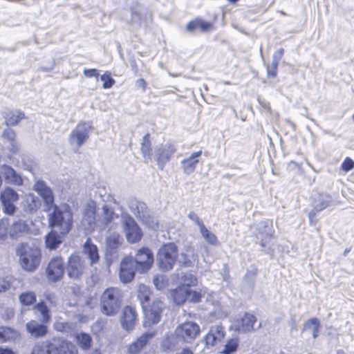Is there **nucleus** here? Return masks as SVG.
Masks as SVG:
<instances>
[{
  "mask_svg": "<svg viewBox=\"0 0 354 354\" xmlns=\"http://www.w3.org/2000/svg\"><path fill=\"white\" fill-rule=\"evenodd\" d=\"M30 354H78V351L72 342L63 338L54 337L35 344Z\"/></svg>",
  "mask_w": 354,
  "mask_h": 354,
  "instance_id": "f257e3e1",
  "label": "nucleus"
},
{
  "mask_svg": "<svg viewBox=\"0 0 354 354\" xmlns=\"http://www.w3.org/2000/svg\"><path fill=\"white\" fill-rule=\"evenodd\" d=\"M16 254L19 257L21 268L28 272H35L41 261V250L34 244H19L16 248Z\"/></svg>",
  "mask_w": 354,
  "mask_h": 354,
  "instance_id": "f03ea898",
  "label": "nucleus"
},
{
  "mask_svg": "<svg viewBox=\"0 0 354 354\" xmlns=\"http://www.w3.org/2000/svg\"><path fill=\"white\" fill-rule=\"evenodd\" d=\"M53 212L48 216L49 226L59 231L61 234H67L73 225V213L68 207H61L55 205L51 207Z\"/></svg>",
  "mask_w": 354,
  "mask_h": 354,
  "instance_id": "7ed1b4c3",
  "label": "nucleus"
},
{
  "mask_svg": "<svg viewBox=\"0 0 354 354\" xmlns=\"http://www.w3.org/2000/svg\"><path fill=\"white\" fill-rule=\"evenodd\" d=\"M123 292L118 288H106L100 297V308L106 316L115 315L122 306Z\"/></svg>",
  "mask_w": 354,
  "mask_h": 354,
  "instance_id": "20e7f679",
  "label": "nucleus"
},
{
  "mask_svg": "<svg viewBox=\"0 0 354 354\" xmlns=\"http://www.w3.org/2000/svg\"><path fill=\"white\" fill-rule=\"evenodd\" d=\"M129 207L133 215L149 228L155 230L158 227V221L151 215L145 203L132 198L129 199Z\"/></svg>",
  "mask_w": 354,
  "mask_h": 354,
  "instance_id": "39448f33",
  "label": "nucleus"
},
{
  "mask_svg": "<svg viewBox=\"0 0 354 354\" xmlns=\"http://www.w3.org/2000/svg\"><path fill=\"white\" fill-rule=\"evenodd\" d=\"M178 257V248L174 243H168L160 248L157 254V265L160 270H171Z\"/></svg>",
  "mask_w": 354,
  "mask_h": 354,
  "instance_id": "423d86ee",
  "label": "nucleus"
},
{
  "mask_svg": "<svg viewBox=\"0 0 354 354\" xmlns=\"http://www.w3.org/2000/svg\"><path fill=\"white\" fill-rule=\"evenodd\" d=\"M93 127L90 122H80L71 131L68 142L71 146L81 147L89 138Z\"/></svg>",
  "mask_w": 354,
  "mask_h": 354,
  "instance_id": "0eeeda50",
  "label": "nucleus"
},
{
  "mask_svg": "<svg viewBox=\"0 0 354 354\" xmlns=\"http://www.w3.org/2000/svg\"><path fill=\"white\" fill-rule=\"evenodd\" d=\"M85 260L76 254H71L68 258L66 270L69 278L80 279L86 272Z\"/></svg>",
  "mask_w": 354,
  "mask_h": 354,
  "instance_id": "6e6552de",
  "label": "nucleus"
},
{
  "mask_svg": "<svg viewBox=\"0 0 354 354\" xmlns=\"http://www.w3.org/2000/svg\"><path fill=\"white\" fill-rule=\"evenodd\" d=\"M19 200L18 193L10 187H6L0 193L2 210L5 214L14 215L17 210L15 203Z\"/></svg>",
  "mask_w": 354,
  "mask_h": 354,
  "instance_id": "1a4fd4ad",
  "label": "nucleus"
},
{
  "mask_svg": "<svg viewBox=\"0 0 354 354\" xmlns=\"http://www.w3.org/2000/svg\"><path fill=\"white\" fill-rule=\"evenodd\" d=\"M122 222L127 240L131 243L139 241L142 233L136 221L129 214L122 216Z\"/></svg>",
  "mask_w": 354,
  "mask_h": 354,
  "instance_id": "9d476101",
  "label": "nucleus"
},
{
  "mask_svg": "<svg viewBox=\"0 0 354 354\" xmlns=\"http://www.w3.org/2000/svg\"><path fill=\"white\" fill-rule=\"evenodd\" d=\"M175 333L179 339L190 343L199 335L200 326L195 322H186L176 327Z\"/></svg>",
  "mask_w": 354,
  "mask_h": 354,
  "instance_id": "9b49d317",
  "label": "nucleus"
},
{
  "mask_svg": "<svg viewBox=\"0 0 354 354\" xmlns=\"http://www.w3.org/2000/svg\"><path fill=\"white\" fill-rule=\"evenodd\" d=\"M138 271L144 273L149 270L153 263V254L148 248H140L133 258Z\"/></svg>",
  "mask_w": 354,
  "mask_h": 354,
  "instance_id": "f8f14e48",
  "label": "nucleus"
},
{
  "mask_svg": "<svg viewBox=\"0 0 354 354\" xmlns=\"http://www.w3.org/2000/svg\"><path fill=\"white\" fill-rule=\"evenodd\" d=\"M46 272L49 281L57 282L60 281L64 273L63 259L60 256L53 257L46 267Z\"/></svg>",
  "mask_w": 354,
  "mask_h": 354,
  "instance_id": "ddd939ff",
  "label": "nucleus"
},
{
  "mask_svg": "<svg viewBox=\"0 0 354 354\" xmlns=\"http://www.w3.org/2000/svg\"><path fill=\"white\" fill-rule=\"evenodd\" d=\"M176 151V148L175 145L171 142L161 144L156 147L154 157L158 167L161 169L164 168L165 164L169 162Z\"/></svg>",
  "mask_w": 354,
  "mask_h": 354,
  "instance_id": "4468645a",
  "label": "nucleus"
},
{
  "mask_svg": "<svg viewBox=\"0 0 354 354\" xmlns=\"http://www.w3.org/2000/svg\"><path fill=\"white\" fill-rule=\"evenodd\" d=\"M164 304L159 299L154 300L149 309H147V307L145 308V309H143L145 315L144 326L147 327L150 326L151 324L158 323L160 320Z\"/></svg>",
  "mask_w": 354,
  "mask_h": 354,
  "instance_id": "2eb2a0df",
  "label": "nucleus"
},
{
  "mask_svg": "<svg viewBox=\"0 0 354 354\" xmlns=\"http://www.w3.org/2000/svg\"><path fill=\"white\" fill-rule=\"evenodd\" d=\"M34 190L42 198L45 205V211H50L51 207L56 205L54 203L53 190L45 181L37 180L34 185Z\"/></svg>",
  "mask_w": 354,
  "mask_h": 354,
  "instance_id": "dca6fc26",
  "label": "nucleus"
},
{
  "mask_svg": "<svg viewBox=\"0 0 354 354\" xmlns=\"http://www.w3.org/2000/svg\"><path fill=\"white\" fill-rule=\"evenodd\" d=\"M138 271L135 266L133 257H127L124 258L120 263V279L124 283L130 282L135 277L136 272Z\"/></svg>",
  "mask_w": 354,
  "mask_h": 354,
  "instance_id": "f3484780",
  "label": "nucleus"
},
{
  "mask_svg": "<svg viewBox=\"0 0 354 354\" xmlns=\"http://www.w3.org/2000/svg\"><path fill=\"white\" fill-rule=\"evenodd\" d=\"M47 324L32 319L26 324V329L34 338L44 337L48 333Z\"/></svg>",
  "mask_w": 354,
  "mask_h": 354,
  "instance_id": "a211bd4d",
  "label": "nucleus"
},
{
  "mask_svg": "<svg viewBox=\"0 0 354 354\" xmlns=\"http://www.w3.org/2000/svg\"><path fill=\"white\" fill-rule=\"evenodd\" d=\"M330 202L331 198L330 196L326 194H318L313 198V209L308 213V217L310 223H312L313 219L315 216L316 213L328 207Z\"/></svg>",
  "mask_w": 354,
  "mask_h": 354,
  "instance_id": "6ab92c4d",
  "label": "nucleus"
},
{
  "mask_svg": "<svg viewBox=\"0 0 354 354\" xmlns=\"http://www.w3.org/2000/svg\"><path fill=\"white\" fill-rule=\"evenodd\" d=\"M137 314L136 310L129 306L124 308L120 319L121 326L127 331L132 330L136 324Z\"/></svg>",
  "mask_w": 354,
  "mask_h": 354,
  "instance_id": "aec40b11",
  "label": "nucleus"
},
{
  "mask_svg": "<svg viewBox=\"0 0 354 354\" xmlns=\"http://www.w3.org/2000/svg\"><path fill=\"white\" fill-rule=\"evenodd\" d=\"M155 333L146 332L130 344L127 348V354H139L149 342Z\"/></svg>",
  "mask_w": 354,
  "mask_h": 354,
  "instance_id": "412c9836",
  "label": "nucleus"
},
{
  "mask_svg": "<svg viewBox=\"0 0 354 354\" xmlns=\"http://www.w3.org/2000/svg\"><path fill=\"white\" fill-rule=\"evenodd\" d=\"M257 322L254 315L250 313H245L241 318L237 319L234 323V327L236 331L239 333H247L253 330L254 324Z\"/></svg>",
  "mask_w": 354,
  "mask_h": 354,
  "instance_id": "4be33fe9",
  "label": "nucleus"
},
{
  "mask_svg": "<svg viewBox=\"0 0 354 354\" xmlns=\"http://www.w3.org/2000/svg\"><path fill=\"white\" fill-rule=\"evenodd\" d=\"M225 336L224 328L222 326H212L208 333L205 337V342L207 346H214L217 342L223 340Z\"/></svg>",
  "mask_w": 354,
  "mask_h": 354,
  "instance_id": "5701e85b",
  "label": "nucleus"
},
{
  "mask_svg": "<svg viewBox=\"0 0 354 354\" xmlns=\"http://www.w3.org/2000/svg\"><path fill=\"white\" fill-rule=\"evenodd\" d=\"M257 239H260V245L265 248L272 238V231L268 221H261L258 224Z\"/></svg>",
  "mask_w": 354,
  "mask_h": 354,
  "instance_id": "b1692460",
  "label": "nucleus"
},
{
  "mask_svg": "<svg viewBox=\"0 0 354 354\" xmlns=\"http://www.w3.org/2000/svg\"><path fill=\"white\" fill-rule=\"evenodd\" d=\"M201 154L202 151L200 150L192 153L189 157L180 161V166L185 174L189 175L195 171Z\"/></svg>",
  "mask_w": 354,
  "mask_h": 354,
  "instance_id": "393cba45",
  "label": "nucleus"
},
{
  "mask_svg": "<svg viewBox=\"0 0 354 354\" xmlns=\"http://www.w3.org/2000/svg\"><path fill=\"white\" fill-rule=\"evenodd\" d=\"M1 172L8 183L17 186H20L23 184L21 176L10 166L7 165H2L1 167Z\"/></svg>",
  "mask_w": 354,
  "mask_h": 354,
  "instance_id": "a878e982",
  "label": "nucleus"
},
{
  "mask_svg": "<svg viewBox=\"0 0 354 354\" xmlns=\"http://www.w3.org/2000/svg\"><path fill=\"white\" fill-rule=\"evenodd\" d=\"M115 218H118V216L115 214L113 210L108 205H103L102 214L100 220L101 226L109 230L113 229Z\"/></svg>",
  "mask_w": 354,
  "mask_h": 354,
  "instance_id": "bb28decb",
  "label": "nucleus"
},
{
  "mask_svg": "<svg viewBox=\"0 0 354 354\" xmlns=\"http://www.w3.org/2000/svg\"><path fill=\"white\" fill-rule=\"evenodd\" d=\"M34 313L38 317L39 321L49 323L51 320V315L49 308L44 301L37 303L33 308Z\"/></svg>",
  "mask_w": 354,
  "mask_h": 354,
  "instance_id": "cd10ccee",
  "label": "nucleus"
},
{
  "mask_svg": "<svg viewBox=\"0 0 354 354\" xmlns=\"http://www.w3.org/2000/svg\"><path fill=\"white\" fill-rule=\"evenodd\" d=\"M66 234H61L59 231L51 230L46 236V245L50 250L56 249L62 242V238Z\"/></svg>",
  "mask_w": 354,
  "mask_h": 354,
  "instance_id": "c85d7f7f",
  "label": "nucleus"
},
{
  "mask_svg": "<svg viewBox=\"0 0 354 354\" xmlns=\"http://www.w3.org/2000/svg\"><path fill=\"white\" fill-rule=\"evenodd\" d=\"M83 252L89 259L91 265L99 261L100 256L98 249L97 246L92 243L91 239H87L84 243Z\"/></svg>",
  "mask_w": 354,
  "mask_h": 354,
  "instance_id": "c756f323",
  "label": "nucleus"
},
{
  "mask_svg": "<svg viewBox=\"0 0 354 354\" xmlns=\"http://www.w3.org/2000/svg\"><path fill=\"white\" fill-rule=\"evenodd\" d=\"M20 337L18 330L10 327H0V344L8 342H15Z\"/></svg>",
  "mask_w": 354,
  "mask_h": 354,
  "instance_id": "7c9ffc66",
  "label": "nucleus"
},
{
  "mask_svg": "<svg viewBox=\"0 0 354 354\" xmlns=\"http://www.w3.org/2000/svg\"><path fill=\"white\" fill-rule=\"evenodd\" d=\"M150 134L146 133L142 139L141 142V153L144 158L145 162L148 163L152 160L153 153L151 149V142L149 140Z\"/></svg>",
  "mask_w": 354,
  "mask_h": 354,
  "instance_id": "2f4dec72",
  "label": "nucleus"
},
{
  "mask_svg": "<svg viewBox=\"0 0 354 354\" xmlns=\"http://www.w3.org/2000/svg\"><path fill=\"white\" fill-rule=\"evenodd\" d=\"M171 297L176 304H183L189 299V288L184 286L178 287L172 290Z\"/></svg>",
  "mask_w": 354,
  "mask_h": 354,
  "instance_id": "473e14b6",
  "label": "nucleus"
},
{
  "mask_svg": "<svg viewBox=\"0 0 354 354\" xmlns=\"http://www.w3.org/2000/svg\"><path fill=\"white\" fill-rule=\"evenodd\" d=\"M75 339L78 346L82 351H88L91 348L92 345V337L86 333L80 332L75 335Z\"/></svg>",
  "mask_w": 354,
  "mask_h": 354,
  "instance_id": "72a5a7b5",
  "label": "nucleus"
},
{
  "mask_svg": "<svg viewBox=\"0 0 354 354\" xmlns=\"http://www.w3.org/2000/svg\"><path fill=\"white\" fill-rule=\"evenodd\" d=\"M25 117L24 113L19 111H10L5 113L4 118L6 125H17L18 122Z\"/></svg>",
  "mask_w": 354,
  "mask_h": 354,
  "instance_id": "f704fd0d",
  "label": "nucleus"
},
{
  "mask_svg": "<svg viewBox=\"0 0 354 354\" xmlns=\"http://www.w3.org/2000/svg\"><path fill=\"white\" fill-rule=\"evenodd\" d=\"M151 295V291L149 288L144 285L140 284L138 288V299H139L142 309L147 307Z\"/></svg>",
  "mask_w": 354,
  "mask_h": 354,
  "instance_id": "c9c22d12",
  "label": "nucleus"
},
{
  "mask_svg": "<svg viewBox=\"0 0 354 354\" xmlns=\"http://www.w3.org/2000/svg\"><path fill=\"white\" fill-rule=\"evenodd\" d=\"M122 238L118 234H113L106 238V251L109 253H113L121 244Z\"/></svg>",
  "mask_w": 354,
  "mask_h": 354,
  "instance_id": "e433bc0d",
  "label": "nucleus"
},
{
  "mask_svg": "<svg viewBox=\"0 0 354 354\" xmlns=\"http://www.w3.org/2000/svg\"><path fill=\"white\" fill-rule=\"evenodd\" d=\"M95 208L93 204H88V208L86 209L84 217L82 220V223L84 225H86V223H87V226H85L86 228H92L95 225Z\"/></svg>",
  "mask_w": 354,
  "mask_h": 354,
  "instance_id": "4c0bfd02",
  "label": "nucleus"
},
{
  "mask_svg": "<svg viewBox=\"0 0 354 354\" xmlns=\"http://www.w3.org/2000/svg\"><path fill=\"white\" fill-rule=\"evenodd\" d=\"M39 205V198L33 194H28L26 196L24 200L25 210L28 212H32L37 209Z\"/></svg>",
  "mask_w": 354,
  "mask_h": 354,
  "instance_id": "58836bf2",
  "label": "nucleus"
},
{
  "mask_svg": "<svg viewBox=\"0 0 354 354\" xmlns=\"http://www.w3.org/2000/svg\"><path fill=\"white\" fill-rule=\"evenodd\" d=\"M26 230V224L24 221L19 219L12 223L10 227L9 234L11 237L15 238L25 232Z\"/></svg>",
  "mask_w": 354,
  "mask_h": 354,
  "instance_id": "ea45409f",
  "label": "nucleus"
},
{
  "mask_svg": "<svg viewBox=\"0 0 354 354\" xmlns=\"http://www.w3.org/2000/svg\"><path fill=\"white\" fill-rule=\"evenodd\" d=\"M310 326H313L312 336L316 339L319 335V329L320 327V322L317 318H311L305 322L303 330H310Z\"/></svg>",
  "mask_w": 354,
  "mask_h": 354,
  "instance_id": "a19ab883",
  "label": "nucleus"
},
{
  "mask_svg": "<svg viewBox=\"0 0 354 354\" xmlns=\"http://www.w3.org/2000/svg\"><path fill=\"white\" fill-rule=\"evenodd\" d=\"M179 282L182 284L181 286L189 288V286H195L197 283L196 277L191 273H181L178 275Z\"/></svg>",
  "mask_w": 354,
  "mask_h": 354,
  "instance_id": "79ce46f5",
  "label": "nucleus"
},
{
  "mask_svg": "<svg viewBox=\"0 0 354 354\" xmlns=\"http://www.w3.org/2000/svg\"><path fill=\"white\" fill-rule=\"evenodd\" d=\"M200 232L202 237L212 245H216L218 243L216 236L212 232H210L205 225H202L200 229Z\"/></svg>",
  "mask_w": 354,
  "mask_h": 354,
  "instance_id": "37998d69",
  "label": "nucleus"
},
{
  "mask_svg": "<svg viewBox=\"0 0 354 354\" xmlns=\"http://www.w3.org/2000/svg\"><path fill=\"white\" fill-rule=\"evenodd\" d=\"M19 300L23 306H30L36 301V295L32 291H26L21 293Z\"/></svg>",
  "mask_w": 354,
  "mask_h": 354,
  "instance_id": "c03bdc74",
  "label": "nucleus"
},
{
  "mask_svg": "<svg viewBox=\"0 0 354 354\" xmlns=\"http://www.w3.org/2000/svg\"><path fill=\"white\" fill-rule=\"evenodd\" d=\"M239 346V339L237 338H232L229 339L224 346V348L221 353L222 354H232L234 353Z\"/></svg>",
  "mask_w": 354,
  "mask_h": 354,
  "instance_id": "a18cd8bd",
  "label": "nucleus"
},
{
  "mask_svg": "<svg viewBox=\"0 0 354 354\" xmlns=\"http://www.w3.org/2000/svg\"><path fill=\"white\" fill-rule=\"evenodd\" d=\"M124 17L127 22H138L140 20L138 13L133 10H127L124 14Z\"/></svg>",
  "mask_w": 354,
  "mask_h": 354,
  "instance_id": "49530a36",
  "label": "nucleus"
},
{
  "mask_svg": "<svg viewBox=\"0 0 354 354\" xmlns=\"http://www.w3.org/2000/svg\"><path fill=\"white\" fill-rule=\"evenodd\" d=\"M100 79L103 82L102 87L104 88H109L115 83V80L107 73L103 74Z\"/></svg>",
  "mask_w": 354,
  "mask_h": 354,
  "instance_id": "de8ad7c7",
  "label": "nucleus"
},
{
  "mask_svg": "<svg viewBox=\"0 0 354 354\" xmlns=\"http://www.w3.org/2000/svg\"><path fill=\"white\" fill-rule=\"evenodd\" d=\"M278 62L272 60L271 64L268 67L267 75L268 77L274 78L277 76V70L279 65Z\"/></svg>",
  "mask_w": 354,
  "mask_h": 354,
  "instance_id": "09e8293b",
  "label": "nucleus"
},
{
  "mask_svg": "<svg viewBox=\"0 0 354 354\" xmlns=\"http://www.w3.org/2000/svg\"><path fill=\"white\" fill-rule=\"evenodd\" d=\"M153 283L158 290H162L165 288V277L162 275L155 276L153 279Z\"/></svg>",
  "mask_w": 354,
  "mask_h": 354,
  "instance_id": "8fccbe9b",
  "label": "nucleus"
},
{
  "mask_svg": "<svg viewBox=\"0 0 354 354\" xmlns=\"http://www.w3.org/2000/svg\"><path fill=\"white\" fill-rule=\"evenodd\" d=\"M341 167L342 170L348 172L354 167V161L350 158H346L342 163Z\"/></svg>",
  "mask_w": 354,
  "mask_h": 354,
  "instance_id": "3c124183",
  "label": "nucleus"
},
{
  "mask_svg": "<svg viewBox=\"0 0 354 354\" xmlns=\"http://www.w3.org/2000/svg\"><path fill=\"white\" fill-rule=\"evenodd\" d=\"M188 218L194 221L198 226L199 229L202 227V225H205L201 219L194 212H190L188 214Z\"/></svg>",
  "mask_w": 354,
  "mask_h": 354,
  "instance_id": "603ef678",
  "label": "nucleus"
},
{
  "mask_svg": "<svg viewBox=\"0 0 354 354\" xmlns=\"http://www.w3.org/2000/svg\"><path fill=\"white\" fill-rule=\"evenodd\" d=\"M201 295L196 291H193L189 288V299L190 301L197 303L200 301Z\"/></svg>",
  "mask_w": 354,
  "mask_h": 354,
  "instance_id": "864d4df0",
  "label": "nucleus"
},
{
  "mask_svg": "<svg viewBox=\"0 0 354 354\" xmlns=\"http://www.w3.org/2000/svg\"><path fill=\"white\" fill-rule=\"evenodd\" d=\"M198 28L203 32H207L212 27V24L209 22H206L202 19H198Z\"/></svg>",
  "mask_w": 354,
  "mask_h": 354,
  "instance_id": "5fc2aeb1",
  "label": "nucleus"
},
{
  "mask_svg": "<svg viewBox=\"0 0 354 354\" xmlns=\"http://www.w3.org/2000/svg\"><path fill=\"white\" fill-rule=\"evenodd\" d=\"M198 19L189 21L186 26V30L188 32H194L198 28Z\"/></svg>",
  "mask_w": 354,
  "mask_h": 354,
  "instance_id": "6e6d98bb",
  "label": "nucleus"
},
{
  "mask_svg": "<svg viewBox=\"0 0 354 354\" xmlns=\"http://www.w3.org/2000/svg\"><path fill=\"white\" fill-rule=\"evenodd\" d=\"M3 136L8 140L12 142L15 137V133L12 129L8 128L3 131Z\"/></svg>",
  "mask_w": 354,
  "mask_h": 354,
  "instance_id": "4d7b16f0",
  "label": "nucleus"
},
{
  "mask_svg": "<svg viewBox=\"0 0 354 354\" xmlns=\"http://www.w3.org/2000/svg\"><path fill=\"white\" fill-rule=\"evenodd\" d=\"M83 73L87 77H97L99 76L97 70L95 68L84 69Z\"/></svg>",
  "mask_w": 354,
  "mask_h": 354,
  "instance_id": "13d9d810",
  "label": "nucleus"
},
{
  "mask_svg": "<svg viewBox=\"0 0 354 354\" xmlns=\"http://www.w3.org/2000/svg\"><path fill=\"white\" fill-rule=\"evenodd\" d=\"M68 328V324L66 322H57L55 324V329L60 332H66Z\"/></svg>",
  "mask_w": 354,
  "mask_h": 354,
  "instance_id": "bf43d9fd",
  "label": "nucleus"
},
{
  "mask_svg": "<svg viewBox=\"0 0 354 354\" xmlns=\"http://www.w3.org/2000/svg\"><path fill=\"white\" fill-rule=\"evenodd\" d=\"M283 48H280L278 50H277L272 55V60L279 62L280 59L283 56Z\"/></svg>",
  "mask_w": 354,
  "mask_h": 354,
  "instance_id": "052dcab7",
  "label": "nucleus"
},
{
  "mask_svg": "<svg viewBox=\"0 0 354 354\" xmlns=\"http://www.w3.org/2000/svg\"><path fill=\"white\" fill-rule=\"evenodd\" d=\"M10 287V283L6 281H0V293L4 292L9 290Z\"/></svg>",
  "mask_w": 354,
  "mask_h": 354,
  "instance_id": "680f3d73",
  "label": "nucleus"
},
{
  "mask_svg": "<svg viewBox=\"0 0 354 354\" xmlns=\"http://www.w3.org/2000/svg\"><path fill=\"white\" fill-rule=\"evenodd\" d=\"M147 83L144 79H139L136 82V86L138 88H141L143 91L146 88Z\"/></svg>",
  "mask_w": 354,
  "mask_h": 354,
  "instance_id": "e2e57ef3",
  "label": "nucleus"
},
{
  "mask_svg": "<svg viewBox=\"0 0 354 354\" xmlns=\"http://www.w3.org/2000/svg\"><path fill=\"white\" fill-rule=\"evenodd\" d=\"M0 354H15V353L10 348L0 347Z\"/></svg>",
  "mask_w": 354,
  "mask_h": 354,
  "instance_id": "0e129e2a",
  "label": "nucleus"
},
{
  "mask_svg": "<svg viewBox=\"0 0 354 354\" xmlns=\"http://www.w3.org/2000/svg\"><path fill=\"white\" fill-rule=\"evenodd\" d=\"M176 354H194L192 351L187 348H183L180 352L177 353Z\"/></svg>",
  "mask_w": 354,
  "mask_h": 354,
  "instance_id": "69168bd1",
  "label": "nucleus"
},
{
  "mask_svg": "<svg viewBox=\"0 0 354 354\" xmlns=\"http://www.w3.org/2000/svg\"><path fill=\"white\" fill-rule=\"evenodd\" d=\"M6 234V230L4 227L0 225V236H3Z\"/></svg>",
  "mask_w": 354,
  "mask_h": 354,
  "instance_id": "338daca9",
  "label": "nucleus"
},
{
  "mask_svg": "<svg viewBox=\"0 0 354 354\" xmlns=\"http://www.w3.org/2000/svg\"><path fill=\"white\" fill-rule=\"evenodd\" d=\"M91 354H102L100 349H95Z\"/></svg>",
  "mask_w": 354,
  "mask_h": 354,
  "instance_id": "774afa93",
  "label": "nucleus"
}]
</instances>
